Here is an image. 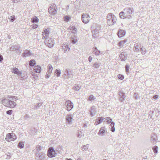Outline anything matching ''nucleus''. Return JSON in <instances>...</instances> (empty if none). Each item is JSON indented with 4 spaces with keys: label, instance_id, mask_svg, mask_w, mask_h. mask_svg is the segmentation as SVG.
Wrapping results in <instances>:
<instances>
[{
    "label": "nucleus",
    "instance_id": "nucleus-1",
    "mask_svg": "<svg viewBox=\"0 0 160 160\" xmlns=\"http://www.w3.org/2000/svg\"><path fill=\"white\" fill-rule=\"evenodd\" d=\"M8 98H11L10 100L7 98H4L2 100V102L3 104L5 106L9 107L11 108H14L16 105V103L13 101H16V98L14 97L11 96H9Z\"/></svg>",
    "mask_w": 160,
    "mask_h": 160
},
{
    "label": "nucleus",
    "instance_id": "nucleus-2",
    "mask_svg": "<svg viewBox=\"0 0 160 160\" xmlns=\"http://www.w3.org/2000/svg\"><path fill=\"white\" fill-rule=\"evenodd\" d=\"M133 12V9L132 8H126L124 9V12L122 11L120 12L119 16L121 18L129 19L132 18V14Z\"/></svg>",
    "mask_w": 160,
    "mask_h": 160
},
{
    "label": "nucleus",
    "instance_id": "nucleus-3",
    "mask_svg": "<svg viewBox=\"0 0 160 160\" xmlns=\"http://www.w3.org/2000/svg\"><path fill=\"white\" fill-rule=\"evenodd\" d=\"M107 18V23L109 26L113 25L116 22V17L112 13H108Z\"/></svg>",
    "mask_w": 160,
    "mask_h": 160
},
{
    "label": "nucleus",
    "instance_id": "nucleus-4",
    "mask_svg": "<svg viewBox=\"0 0 160 160\" xmlns=\"http://www.w3.org/2000/svg\"><path fill=\"white\" fill-rule=\"evenodd\" d=\"M92 31L93 38H97L99 36V30L100 28V26L96 23H94L92 25Z\"/></svg>",
    "mask_w": 160,
    "mask_h": 160
},
{
    "label": "nucleus",
    "instance_id": "nucleus-5",
    "mask_svg": "<svg viewBox=\"0 0 160 160\" xmlns=\"http://www.w3.org/2000/svg\"><path fill=\"white\" fill-rule=\"evenodd\" d=\"M17 138V137L14 133H9L7 134L5 140L8 142L14 141Z\"/></svg>",
    "mask_w": 160,
    "mask_h": 160
},
{
    "label": "nucleus",
    "instance_id": "nucleus-6",
    "mask_svg": "<svg viewBox=\"0 0 160 160\" xmlns=\"http://www.w3.org/2000/svg\"><path fill=\"white\" fill-rule=\"evenodd\" d=\"M56 153L53 147H50L48 150L47 155L49 157L53 158L55 157Z\"/></svg>",
    "mask_w": 160,
    "mask_h": 160
},
{
    "label": "nucleus",
    "instance_id": "nucleus-7",
    "mask_svg": "<svg viewBox=\"0 0 160 160\" xmlns=\"http://www.w3.org/2000/svg\"><path fill=\"white\" fill-rule=\"evenodd\" d=\"M49 13L52 15H54L57 13L56 5L55 4L51 5L48 8Z\"/></svg>",
    "mask_w": 160,
    "mask_h": 160
},
{
    "label": "nucleus",
    "instance_id": "nucleus-8",
    "mask_svg": "<svg viewBox=\"0 0 160 160\" xmlns=\"http://www.w3.org/2000/svg\"><path fill=\"white\" fill-rule=\"evenodd\" d=\"M65 105L67 107V110L68 111L71 110L73 107V103L70 100L66 101L65 102Z\"/></svg>",
    "mask_w": 160,
    "mask_h": 160
},
{
    "label": "nucleus",
    "instance_id": "nucleus-9",
    "mask_svg": "<svg viewBox=\"0 0 160 160\" xmlns=\"http://www.w3.org/2000/svg\"><path fill=\"white\" fill-rule=\"evenodd\" d=\"M89 17L88 14L87 15L83 13L82 15V21L85 23H87L89 22Z\"/></svg>",
    "mask_w": 160,
    "mask_h": 160
},
{
    "label": "nucleus",
    "instance_id": "nucleus-10",
    "mask_svg": "<svg viewBox=\"0 0 160 160\" xmlns=\"http://www.w3.org/2000/svg\"><path fill=\"white\" fill-rule=\"evenodd\" d=\"M45 154L42 152H38L36 153V157L39 158V160H45Z\"/></svg>",
    "mask_w": 160,
    "mask_h": 160
},
{
    "label": "nucleus",
    "instance_id": "nucleus-11",
    "mask_svg": "<svg viewBox=\"0 0 160 160\" xmlns=\"http://www.w3.org/2000/svg\"><path fill=\"white\" fill-rule=\"evenodd\" d=\"M46 45L49 48H52L53 46L54 42V40L51 38H49V39L45 42Z\"/></svg>",
    "mask_w": 160,
    "mask_h": 160
},
{
    "label": "nucleus",
    "instance_id": "nucleus-12",
    "mask_svg": "<svg viewBox=\"0 0 160 160\" xmlns=\"http://www.w3.org/2000/svg\"><path fill=\"white\" fill-rule=\"evenodd\" d=\"M128 54L126 52H122L119 55V57L122 61H124L127 59Z\"/></svg>",
    "mask_w": 160,
    "mask_h": 160
},
{
    "label": "nucleus",
    "instance_id": "nucleus-13",
    "mask_svg": "<svg viewBox=\"0 0 160 160\" xmlns=\"http://www.w3.org/2000/svg\"><path fill=\"white\" fill-rule=\"evenodd\" d=\"M50 32L48 28L45 29L44 32H42V38L43 39H47L49 36Z\"/></svg>",
    "mask_w": 160,
    "mask_h": 160
},
{
    "label": "nucleus",
    "instance_id": "nucleus-14",
    "mask_svg": "<svg viewBox=\"0 0 160 160\" xmlns=\"http://www.w3.org/2000/svg\"><path fill=\"white\" fill-rule=\"evenodd\" d=\"M141 45L140 43H136L135 44L133 50L136 52H139L140 51V49L141 48Z\"/></svg>",
    "mask_w": 160,
    "mask_h": 160
},
{
    "label": "nucleus",
    "instance_id": "nucleus-15",
    "mask_svg": "<svg viewBox=\"0 0 160 160\" xmlns=\"http://www.w3.org/2000/svg\"><path fill=\"white\" fill-rule=\"evenodd\" d=\"M126 32L123 30L119 29L118 30L117 34L120 38L123 37L125 35Z\"/></svg>",
    "mask_w": 160,
    "mask_h": 160
},
{
    "label": "nucleus",
    "instance_id": "nucleus-16",
    "mask_svg": "<svg viewBox=\"0 0 160 160\" xmlns=\"http://www.w3.org/2000/svg\"><path fill=\"white\" fill-rule=\"evenodd\" d=\"M105 119V118L102 117H99L97 118L96 120V122L95 123V125H96L98 124H100L103 121L105 122L104 120Z\"/></svg>",
    "mask_w": 160,
    "mask_h": 160
},
{
    "label": "nucleus",
    "instance_id": "nucleus-17",
    "mask_svg": "<svg viewBox=\"0 0 160 160\" xmlns=\"http://www.w3.org/2000/svg\"><path fill=\"white\" fill-rule=\"evenodd\" d=\"M119 95L120 97V101L121 102H123L126 98L125 93L120 91L119 92Z\"/></svg>",
    "mask_w": 160,
    "mask_h": 160
},
{
    "label": "nucleus",
    "instance_id": "nucleus-18",
    "mask_svg": "<svg viewBox=\"0 0 160 160\" xmlns=\"http://www.w3.org/2000/svg\"><path fill=\"white\" fill-rule=\"evenodd\" d=\"M31 55V52L28 50H24L22 54V56L23 57H26L30 56Z\"/></svg>",
    "mask_w": 160,
    "mask_h": 160
},
{
    "label": "nucleus",
    "instance_id": "nucleus-19",
    "mask_svg": "<svg viewBox=\"0 0 160 160\" xmlns=\"http://www.w3.org/2000/svg\"><path fill=\"white\" fill-rule=\"evenodd\" d=\"M97 112L96 108L94 106H92L91 108V116L92 117L95 115Z\"/></svg>",
    "mask_w": 160,
    "mask_h": 160
},
{
    "label": "nucleus",
    "instance_id": "nucleus-20",
    "mask_svg": "<svg viewBox=\"0 0 160 160\" xmlns=\"http://www.w3.org/2000/svg\"><path fill=\"white\" fill-rule=\"evenodd\" d=\"M73 118V116L72 114H68L66 117V120L68 124L70 123L72 121Z\"/></svg>",
    "mask_w": 160,
    "mask_h": 160
},
{
    "label": "nucleus",
    "instance_id": "nucleus-21",
    "mask_svg": "<svg viewBox=\"0 0 160 160\" xmlns=\"http://www.w3.org/2000/svg\"><path fill=\"white\" fill-rule=\"evenodd\" d=\"M70 72L68 69L65 70V73L63 75V77L64 79L68 78L70 77Z\"/></svg>",
    "mask_w": 160,
    "mask_h": 160
},
{
    "label": "nucleus",
    "instance_id": "nucleus-22",
    "mask_svg": "<svg viewBox=\"0 0 160 160\" xmlns=\"http://www.w3.org/2000/svg\"><path fill=\"white\" fill-rule=\"evenodd\" d=\"M92 52L96 56H98L100 54V52L97 49L96 47H95L92 49Z\"/></svg>",
    "mask_w": 160,
    "mask_h": 160
},
{
    "label": "nucleus",
    "instance_id": "nucleus-23",
    "mask_svg": "<svg viewBox=\"0 0 160 160\" xmlns=\"http://www.w3.org/2000/svg\"><path fill=\"white\" fill-rule=\"evenodd\" d=\"M41 70V68L40 66H36L34 67V70L37 73H40Z\"/></svg>",
    "mask_w": 160,
    "mask_h": 160
},
{
    "label": "nucleus",
    "instance_id": "nucleus-24",
    "mask_svg": "<svg viewBox=\"0 0 160 160\" xmlns=\"http://www.w3.org/2000/svg\"><path fill=\"white\" fill-rule=\"evenodd\" d=\"M12 72L13 73L19 75L21 74V72L19 71L18 68H15L13 69Z\"/></svg>",
    "mask_w": 160,
    "mask_h": 160
},
{
    "label": "nucleus",
    "instance_id": "nucleus-25",
    "mask_svg": "<svg viewBox=\"0 0 160 160\" xmlns=\"http://www.w3.org/2000/svg\"><path fill=\"white\" fill-rule=\"evenodd\" d=\"M115 123L114 122H112L111 123L110 125L109 128L110 130L112 132H114L115 131V129L114 127Z\"/></svg>",
    "mask_w": 160,
    "mask_h": 160
},
{
    "label": "nucleus",
    "instance_id": "nucleus-26",
    "mask_svg": "<svg viewBox=\"0 0 160 160\" xmlns=\"http://www.w3.org/2000/svg\"><path fill=\"white\" fill-rule=\"evenodd\" d=\"M81 88V86H79L78 85H75L72 88V89L76 91H78Z\"/></svg>",
    "mask_w": 160,
    "mask_h": 160
},
{
    "label": "nucleus",
    "instance_id": "nucleus-27",
    "mask_svg": "<svg viewBox=\"0 0 160 160\" xmlns=\"http://www.w3.org/2000/svg\"><path fill=\"white\" fill-rule=\"evenodd\" d=\"M105 128L104 127H102L101 128L98 134L99 135H102V134L105 132Z\"/></svg>",
    "mask_w": 160,
    "mask_h": 160
},
{
    "label": "nucleus",
    "instance_id": "nucleus-28",
    "mask_svg": "<svg viewBox=\"0 0 160 160\" xmlns=\"http://www.w3.org/2000/svg\"><path fill=\"white\" fill-rule=\"evenodd\" d=\"M142 55H145L147 52V51L146 48L142 46L140 49Z\"/></svg>",
    "mask_w": 160,
    "mask_h": 160
},
{
    "label": "nucleus",
    "instance_id": "nucleus-29",
    "mask_svg": "<svg viewBox=\"0 0 160 160\" xmlns=\"http://www.w3.org/2000/svg\"><path fill=\"white\" fill-rule=\"evenodd\" d=\"M127 41L126 40H124L119 42L118 43L119 46V47H122L124 46V44L126 43Z\"/></svg>",
    "mask_w": 160,
    "mask_h": 160
},
{
    "label": "nucleus",
    "instance_id": "nucleus-30",
    "mask_svg": "<svg viewBox=\"0 0 160 160\" xmlns=\"http://www.w3.org/2000/svg\"><path fill=\"white\" fill-rule=\"evenodd\" d=\"M18 46L16 45H12L10 48V50L11 51H15L17 50Z\"/></svg>",
    "mask_w": 160,
    "mask_h": 160
},
{
    "label": "nucleus",
    "instance_id": "nucleus-31",
    "mask_svg": "<svg viewBox=\"0 0 160 160\" xmlns=\"http://www.w3.org/2000/svg\"><path fill=\"white\" fill-rule=\"evenodd\" d=\"M24 146V142L21 141L19 142L18 145V147L20 148H23Z\"/></svg>",
    "mask_w": 160,
    "mask_h": 160
},
{
    "label": "nucleus",
    "instance_id": "nucleus-32",
    "mask_svg": "<svg viewBox=\"0 0 160 160\" xmlns=\"http://www.w3.org/2000/svg\"><path fill=\"white\" fill-rule=\"evenodd\" d=\"M21 78V79L24 80L25 79L27 78V75L24 74H22V72H21V74L20 75H18Z\"/></svg>",
    "mask_w": 160,
    "mask_h": 160
},
{
    "label": "nucleus",
    "instance_id": "nucleus-33",
    "mask_svg": "<svg viewBox=\"0 0 160 160\" xmlns=\"http://www.w3.org/2000/svg\"><path fill=\"white\" fill-rule=\"evenodd\" d=\"M105 119L107 123L108 124L110 123H111V122H112V119L109 117H107L105 118Z\"/></svg>",
    "mask_w": 160,
    "mask_h": 160
},
{
    "label": "nucleus",
    "instance_id": "nucleus-34",
    "mask_svg": "<svg viewBox=\"0 0 160 160\" xmlns=\"http://www.w3.org/2000/svg\"><path fill=\"white\" fill-rule=\"evenodd\" d=\"M62 48L64 51V52H65L69 48L68 45H64L62 46Z\"/></svg>",
    "mask_w": 160,
    "mask_h": 160
},
{
    "label": "nucleus",
    "instance_id": "nucleus-35",
    "mask_svg": "<svg viewBox=\"0 0 160 160\" xmlns=\"http://www.w3.org/2000/svg\"><path fill=\"white\" fill-rule=\"evenodd\" d=\"M29 64L30 66H33L36 64V62L34 60L32 59L29 62Z\"/></svg>",
    "mask_w": 160,
    "mask_h": 160
},
{
    "label": "nucleus",
    "instance_id": "nucleus-36",
    "mask_svg": "<svg viewBox=\"0 0 160 160\" xmlns=\"http://www.w3.org/2000/svg\"><path fill=\"white\" fill-rule=\"evenodd\" d=\"M158 147L156 146H155L152 147V149L155 153H157L158 152Z\"/></svg>",
    "mask_w": 160,
    "mask_h": 160
},
{
    "label": "nucleus",
    "instance_id": "nucleus-37",
    "mask_svg": "<svg viewBox=\"0 0 160 160\" xmlns=\"http://www.w3.org/2000/svg\"><path fill=\"white\" fill-rule=\"evenodd\" d=\"M71 18V17L70 16H66L64 17V19L65 21H66V22H68V21H69Z\"/></svg>",
    "mask_w": 160,
    "mask_h": 160
},
{
    "label": "nucleus",
    "instance_id": "nucleus-38",
    "mask_svg": "<svg viewBox=\"0 0 160 160\" xmlns=\"http://www.w3.org/2000/svg\"><path fill=\"white\" fill-rule=\"evenodd\" d=\"M32 22H37L39 21V19L36 17H35L31 19Z\"/></svg>",
    "mask_w": 160,
    "mask_h": 160
},
{
    "label": "nucleus",
    "instance_id": "nucleus-39",
    "mask_svg": "<svg viewBox=\"0 0 160 160\" xmlns=\"http://www.w3.org/2000/svg\"><path fill=\"white\" fill-rule=\"evenodd\" d=\"M55 73L57 77H59L61 74V71L60 69H56L55 71Z\"/></svg>",
    "mask_w": 160,
    "mask_h": 160
},
{
    "label": "nucleus",
    "instance_id": "nucleus-40",
    "mask_svg": "<svg viewBox=\"0 0 160 160\" xmlns=\"http://www.w3.org/2000/svg\"><path fill=\"white\" fill-rule=\"evenodd\" d=\"M125 70L127 73H129L130 65L129 64H127L125 67Z\"/></svg>",
    "mask_w": 160,
    "mask_h": 160
},
{
    "label": "nucleus",
    "instance_id": "nucleus-41",
    "mask_svg": "<svg viewBox=\"0 0 160 160\" xmlns=\"http://www.w3.org/2000/svg\"><path fill=\"white\" fill-rule=\"evenodd\" d=\"M77 137L78 138H81L83 135L81 131H78L77 133Z\"/></svg>",
    "mask_w": 160,
    "mask_h": 160
},
{
    "label": "nucleus",
    "instance_id": "nucleus-42",
    "mask_svg": "<svg viewBox=\"0 0 160 160\" xmlns=\"http://www.w3.org/2000/svg\"><path fill=\"white\" fill-rule=\"evenodd\" d=\"M89 145L88 144H87L83 146V147H82V150L83 151L86 150L88 148Z\"/></svg>",
    "mask_w": 160,
    "mask_h": 160
},
{
    "label": "nucleus",
    "instance_id": "nucleus-43",
    "mask_svg": "<svg viewBox=\"0 0 160 160\" xmlns=\"http://www.w3.org/2000/svg\"><path fill=\"white\" fill-rule=\"evenodd\" d=\"M52 65L50 64H49L48 65V72L49 73H51L52 72Z\"/></svg>",
    "mask_w": 160,
    "mask_h": 160
},
{
    "label": "nucleus",
    "instance_id": "nucleus-44",
    "mask_svg": "<svg viewBox=\"0 0 160 160\" xmlns=\"http://www.w3.org/2000/svg\"><path fill=\"white\" fill-rule=\"evenodd\" d=\"M42 104V103H38L37 104V105L35 106V107L34 108L35 109H37L38 108H39Z\"/></svg>",
    "mask_w": 160,
    "mask_h": 160
},
{
    "label": "nucleus",
    "instance_id": "nucleus-45",
    "mask_svg": "<svg viewBox=\"0 0 160 160\" xmlns=\"http://www.w3.org/2000/svg\"><path fill=\"white\" fill-rule=\"evenodd\" d=\"M118 78L119 79L122 80L124 78V76L122 75L119 74L118 75Z\"/></svg>",
    "mask_w": 160,
    "mask_h": 160
},
{
    "label": "nucleus",
    "instance_id": "nucleus-46",
    "mask_svg": "<svg viewBox=\"0 0 160 160\" xmlns=\"http://www.w3.org/2000/svg\"><path fill=\"white\" fill-rule=\"evenodd\" d=\"M36 149L37 151H39L41 150L42 149V147L41 146L38 145L36 147Z\"/></svg>",
    "mask_w": 160,
    "mask_h": 160
},
{
    "label": "nucleus",
    "instance_id": "nucleus-47",
    "mask_svg": "<svg viewBox=\"0 0 160 160\" xmlns=\"http://www.w3.org/2000/svg\"><path fill=\"white\" fill-rule=\"evenodd\" d=\"M99 66V65L98 63H95L93 65V67L96 68H98Z\"/></svg>",
    "mask_w": 160,
    "mask_h": 160
},
{
    "label": "nucleus",
    "instance_id": "nucleus-48",
    "mask_svg": "<svg viewBox=\"0 0 160 160\" xmlns=\"http://www.w3.org/2000/svg\"><path fill=\"white\" fill-rule=\"evenodd\" d=\"M10 19L11 22H13L15 20V16L13 15L11 16L10 18Z\"/></svg>",
    "mask_w": 160,
    "mask_h": 160
},
{
    "label": "nucleus",
    "instance_id": "nucleus-49",
    "mask_svg": "<svg viewBox=\"0 0 160 160\" xmlns=\"http://www.w3.org/2000/svg\"><path fill=\"white\" fill-rule=\"evenodd\" d=\"M12 112V110H9L6 111V113L9 115H11Z\"/></svg>",
    "mask_w": 160,
    "mask_h": 160
},
{
    "label": "nucleus",
    "instance_id": "nucleus-50",
    "mask_svg": "<svg viewBox=\"0 0 160 160\" xmlns=\"http://www.w3.org/2000/svg\"><path fill=\"white\" fill-rule=\"evenodd\" d=\"M72 42L73 44H75L78 41L77 39H74L72 38Z\"/></svg>",
    "mask_w": 160,
    "mask_h": 160
},
{
    "label": "nucleus",
    "instance_id": "nucleus-51",
    "mask_svg": "<svg viewBox=\"0 0 160 160\" xmlns=\"http://www.w3.org/2000/svg\"><path fill=\"white\" fill-rule=\"evenodd\" d=\"M38 25L37 24H34L32 26V28H34V29H35V28H38Z\"/></svg>",
    "mask_w": 160,
    "mask_h": 160
},
{
    "label": "nucleus",
    "instance_id": "nucleus-52",
    "mask_svg": "<svg viewBox=\"0 0 160 160\" xmlns=\"http://www.w3.org/2000/svg\"><path fill=\"white\" fill-rule=\"evenodd\" d=\"M95 98L92 95H91V101L92 100H94Z\"/></svg>",
    "mask_w": 160,
    "mask_h": 160
},
{
    "label": "nucleus",
    "instance_id": "nucleus-53",
    "mask_svg": "<svg viewBox=\"0 0 160 160\" xmlns=\"http://www.w3.org/2000/svg\"><path fill=\"white\" fill-rule=\"evenodd\" d=\"M158 96L157 95H155L153 97V98L154 99H157L158 98Z\"/></svg>",
    "mask_w": 160,
    "mask_h": 160
},
{
    "label": "nucleus",
    "instance_id": "nucleus-54",
    "mask_svg": "<svg viewBox=\"0 0 160 160\" xmlns=\"http://www.w3.org/2000/svg\"><path fill=\"white\" fill-rule=\"evenodd\" d=\"M3 60V57L2 56L0 55V62H1Z\"/></svg>",
    "mask_w": 160,
    "mask_h": 160
},
{
    "label": "nucleus",
    "instance_id": "nucleus-55",
    "mask_svg": "<svg viewBox=\"0 0 160 160\" xmlns=\"http://www.w3.org/2000/svg\"><path fill=\"white\" fill-rule=\"evenodd\" d=\"M73 31L75 32H76L77 31V29L76 28L74 27L73 28Z\"/></svg>",
    "mask_w": 160,
    "mask_h": 160
},
{
    "label": "nucleus",
    "instance_id": "nucleus-56",
    "mask_svg": "<svg viewBox=\"0 0 160 160\" xmlns=\"http://www.w3.org/2000/svg\"><path fill=\"white\" fill-rule=\"evenodd\" d=\"M13 1L14 3L17 2L18 1H19V0H13Z\"/></svg>",
    "mask_w": 160,
    "mask_h": 160
},
{
    "label": "nucleus",
    "instance_id": "nucleus-57",
    "mask_svg": "<svg viewBox=\"0 0 160 160\" xmlns=\"http://www.w3.org/2000/svg\"><path fill=\"white\" fill-rule=\"evenodd\" d=\"M35 73L34 72H32V76H35Z\"/></svg>",
    "mask_w": 160,
    "mask_h": 160
},
{
    "label": "nucleus",
    "instance_id": "nucleus-58",
    "mask_svg": "<svg viewBox=\"0 0 160 160\" xmlns=\"http://www.w3.org/2000/svg\"><path fill=\"white\" fill-rule=\"evenodd\" d=\"M29 117V116L28 115H26L25 116V118H28Z\"/></svg>",
    "mask_w": 160,
    "mask_h": 160
},
{
    "label": "nucleus",
    "instance_id": "nucleus-59",
    "mask_svg": "<svg viewBox=\"0 0 160 160\" xmlns=\"http://www.w3.org/2000/svg\"><path fill=\"white\" fill-rule=\"evenodd\" d=\"M153 113V111H150L149 112V113H150V114H151L152 113Z\"/></svg>",
    "mask_w": 160,
    "mask_h": 160
},
{
    "label": "nucleus",
    "instance_id": "nucleus-60",
    "mask_svg": "<svg viewBox=\"0 0 160 160\" xmlns=\"http://www.w3.org/2000/svg\"><path fill=\"white\" fill-rule=\"evenodd\" d=\"M88 61H89V62H90V56H89V57H88Z\"/></svg>",
    "mask_w": 160,
    "mask_h": 160
},
{
    "label": "nucleus",
    "instance_id": "nucleus-61",
    "mask_svg": "<svg viewBox=\"0 0 160 160\" xmlns=\"http://www.w3.org/2000/svg\"><path fill=\"white\" fill-rule=\"evenodd\" d=\"M65 160H72V159L71 158H69V159H67Z\"/></svg>",
    "mask_w": 160,
    "mask_h": 160
},
{
    "label": "nucleus",
    "instance_id": "nucleus-62",
    "mask_svg": "<svg viewBox=\"0 0 160 160\" xmlns=\"http://www.w3.org/2000/svg\"><path fill=\"white\" fill-rule=\"evenodd\" d=\"M153 141H156V138H153Z\"/></svg>",
    "mask_w": 160,
    "mask_h": 160
},
{
    "label": "nucleus",
    "instance_id": "nucleus-63",
    "mask_svg": "<svg viewBox=\"0 0 160 160\" xmlns=\"http://www.w3.org/2000/svg\"><path fill=\"white\" fill-rule=\"evenodd\" d=\"M88 100L90 101V96H89V97H88Z\"/></svg>",
    "mask_w": 160,
    "mask_h": 160
},
{
    "label": "nucleus",
    "instance_id": "nucleus-64",
    "mask_svg": "<svg viewBox=\"0 0 160 160\" xmlns=\"http://www.w3.org/2000/svg\"><path fill=\"white\" fill-rule=\"evenodd\" d=\"M92 59V58L91 57V60H90L91 62V61Z\"/></svg>",
    "mask_w": 160,
    "mask_h": 160
}]
</instances>
